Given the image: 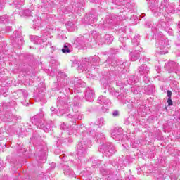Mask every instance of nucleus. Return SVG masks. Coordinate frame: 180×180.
I'll return each mask as SVG.
<instances>
[{"instance_id":"obj_7","label":"nucleus","mask_w":180,"mask_h":180,"mask_svg":"<svg viewBox=\"0 0 180 180\" xmlns=\"http://www.w3.org/2000/svg\"><path fill=\"white\" fill-rule=\"evenodd\" d=\"M51 110H53V108H51Z\"/></svg>"},{"instance_id":"obj_6","label":"nucleus","mask_w":180,"mask_h":180,"mask_svg":"<svg viewBox=\"0 0 180 180\" xmlns=\"http://www.w3.org/2000/svg\"><path fill=\"white\" fill-rule=\"evenodd\" d=\"M144 67L143 66H141L140 68H139V71L141 72V71H143V68Z\"/></svg>"},{"instance_id":"obj_4","label":"nucleus","mask_w":180,"mask_h":180,"mask_svg":"<svg viewBox=\"0 0 180 180\" xmlns=\"http://www.w3.org/2000/svg\"><path fill=\"white\" fill-rule=\"evenodd\" d=\"M118 115H119V112H117V111L113 112V116H118Z\"/></svg>"},{"instance_id":"obj_1","label":"nucleus","mask_w":180,"mask_h":180,"mask_svg":"<svg viewBox=\"0 0 180 180\" xmlns=\"http://www.w3.org/2000/svg\"><path fill=\"white\" fill-rule=\"evenodd\" d=\"M62 51L66 53H70V49H68V45H67V44L64 45L63 49H62Z\"/></svg>"},{"instance_id":"obj_5","label":"nucleus","mask_w":180,"mask_h":180,"mask_svg":"<svg viewBox=\"0 0 180 180\" xmlns=\"http://www.w3.org/2000/svg\"><path fill=\"white\" fill-rule=\"evenodd\" d=\"M102 99H105V96H101L98 98V101H102Z\"/></svg>"},{"instance_id":"obj_3","label":"nucleus","mask_w":180,"mask_h":180,"mask_svg":"<svg viewBox=\"0 0 180 180\" xmlns=\"http://www.w3.org/2000/svg\"><path fill=\"white\" fill-rule=\"evenodd\" d=\"M167 103H168L169 106L172 105V100L171 98H168Z\"/></svg>"},{"instance_id":"obj_2","label":"nucleus","mask_w":180,"mask_h":180,"mask_svg":"<svg viewBox=\"0 0 180 180\" xmlns=\"http://www.w3.org/2000/svg\"><path fill=\"white\" fill-rule=\"evenodd\" d=\"M172 95V92L169 90L167 91V96L169 98H171V96Z\"/></svg>"}]
</instances>
